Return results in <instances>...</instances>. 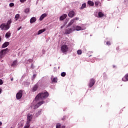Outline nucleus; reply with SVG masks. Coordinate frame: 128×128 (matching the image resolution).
I'll list each match as a JSON object with an SVG mask.
<instances>
[{"label": "nucleus", "instance_id": "58836bf2", "mask_svg": "<svg viewBox=\"0 0 128 128\" xmlns=\"http://www.w3.org/2000/svg\"><path fill=\"white\" fill-rule=\"evenodd\" d=\"M2 84H4V82H2V80H0V86H2Z\"/></svg>", "mask_w": 128, "mask_h": 128}, {"label": "nucleus", "instance_id": "dca6fc26", "mask_svg": "<svg viewBox=\"0 0 128 128\" xmlns=\"http://www.w3.org/2000/svg\"><path fill=\"white\" fill-rule=\"evenodd\" d=\"M46 31V29H42V30H40L38 31V34L39 35V34H42V32H44Z\"/></svg>", "mask_w": 128, "mask_h": 128}, {"label": "nucleus", "instance_id": "2f4dec72", "mask_svg": "<svg viewBox=\"0 0 128 128\" xmlns=\"http://www.w3.org/2000/svg\"><path fill=\"white\" fill-rule=\"evenodd\" d=\"M77 54H82V50H78L77 51Z\"/></svg>", "mask_w": 128, "mask_h": 128}, {"label": "nucleus", "instance_id": "37998d69", "mask_svg": "<svg viewBox=\"0 0 128 128\" xmlns=\"http://www.w3.org/2000/svg\"><path fill=\"white\" fill-rule=\"evenodd\" d=\"M31 68H34V64H32Z\"/></svg>", "mask_w": 128, "mask_h": 128}, {"label": "nucleus", "instance_id": "2eb2a0df", "mask_svg": "<svg viewBox=\"0 0 128 128\" xmlns=\"http://www.w3.org/2000/svg\"><path fill=\"white\" fill-rule=\"evenodd\" d=\"M66 16H68L66 15V14H64V15H62V16H60V20H64Z\"/></svg>", "mask_w": 128, "mask_h": 128}, {"label": "nucleus", "instance_id": "f3484780", "mask_svg": "<svg viewBox=\"0 0 128 128\" xmlns=\"http://www.w3.org/2000/svg\"><path fill=\"white\" fill-rule=\"evenodd\" d=\"M0 28H1V30H4V28H6V24L3 23L0 26Z\"/></svg>", "mask_w": 128, "mask_h": 128}, {"label": "nucleus", "instance_id": "0eeeda50", "mask_svg": "<svg viewBox=\"0 0 128 128\" xmlns=\"http://www.w3.org/2000/svg\"><path fill=\"white\" fill-rule=\"evenodd\" d=\"M95 83H96V81L94 80V79L91 78L89 82L90 88H92V86H94V85Z\"/></svg>", "mask_w": 128, "mask_h": 128}, {"label": "nucleus", "instance_id": "412c9836", "mask_svg": "<svg viewBox=\"0 0 128 128\" xmlns=\"http://www.w3.org/2000/svg\"><path fill=\"white\" fill-rule=\"evenodd\" d=\"M6 38H10V32H8L5 36Z\"/></svg>", "mask_w": 128, "mask_h": 128}, {"label": "nucleus", "instance_id": "3c124183", "mask_svg": "<svg viewBox=\"0 0 128 128\" xmlns=\"http://www.w3.org/2000/svg\"><path fill=\"white\" fill-rule=\"evenodd\" d=\"M12 80H14V78H11V82H12Z\"/></svg>", "mask_w": 128, "mask_h": 128}, {"label": "nucleus", "instance_id": "9d476101", "mask_svg": "<svg viewBox=\"0 0 128 128\" xmlns=\"http://www.w3.org/2000/svg\"><path fill=\"white\" fill-rule=\"evenodd\" d=\"M38 88V84H36L34 86L32 90L34 92H36Z\"/></svg>", "mask_w": 128, "mask_h": 128}, {"label": "nucleus", "instance_id": "f257e3e1", "mask_svg": "<svg viewBox=\"0 0 128 128\" xmlns=\"http://www.w3.org/2000/svg\"><path fill=\"white\" fill-rule=\"evenodd\" d=\"M50 94L48 92L39 93L36 97V100H46V98H48Z\"/></svg>", "mask_w": 128, "mask_h": 128}, {"label": "nucleus", "instance_id": "e433bc0d", "mask_svg": "<svg viewBox=\"0 0 128 128\" xmlns=\"http://www.w3.org/2000/svg\"><path fill=\"white\" fill-rule=\"evenodd\" d=\"M106 45H107V46H110V42L108 41V42H106Z\"/></svg>", "mask_w": 128, "mask_h": 128}, {"label": "nucleus", "instance_id": "c9c22d12", "mask_svg": "<svg viewBox=\"0 0 128 128\" xmlns=\"http://www.w3.org/2000/svg\"><path fill=\"white\" fill-rule=\"evenodd\" d=\"M74 22V19H72L70 21V23H71L72 24Z\"/></svg>", "mask_w": 128, "mask_h": 128}, {"label": "nucleus", "instance_id": "49530a36", "mask_svg": "<svg viewBox=\"0 0 128 128\" xmlns=\"http://www.w3.org/2000/svg\"><path fill=\"white\" fill-rule=\"evenodd\" d=\"M61 128H66V126H62Z\"/></svg>", "mask_w": 128, "mask_h": 128}, {"label": "nucleus", "instance_id": "a19ab883", "mask_svg": "<svg viewBox=\"0 0 128 128\" xmlns=\"http://www.w3.org/2000/svg\"><path fill=\"white\" fill-rule=\"evenodd\" d=\"M26 0H20V2H24Z\"/></svg>", "mask_w": 128, "mask_h": 128}, {"label": "nucleus", "instance_id": "c756f323", "mask_svg": "<svg viewBox=\"0 0 128 128\" xmlns=\"http://www.w3.org/2000/svg\"><path fill=\"white\" fill-rule=\"evenodd\" d=\"M66 72H62V73H61V76H63L64 77L66 76Z\"/></svg>", "mask_w": 128, "mask_h": 128}, {"label": "nucleus", "instance_id": "f704fd0d", "mask_svg": "<svg viewBox=\"0 0 128 128\" xmlns=\"http://www.w3.org/2000/svg\"><path fill=\"white\" fill-rule=\"evenodd\" d=\"M124 78H126V80H128V74L124 76Z\"/></svg>", "mask_w": 128, "mask_h": 128}, {"label": "nucleus", "instance_id": "09e8293b", "mask_svg": "<svg viewBox=\"0 0 128 128\" xmlns=\"http://www.w3.org/2000/svg\"><path fill=\"white\" fill-rule=\"evenodd\" d=\"M0 94H2V89L1 88H0Z\"/></svg>", "mask_w": 128, "mask_h": 128}, {"label": "nucleus", "instance_id": "6ab92c4d", "mask_svg": "<svg viewBox=\"0 0 128 128\" xmlns=\"http://www.w3.org/2000/svg\"><path fill=\"white\" fill-rule=\"evenodd\" d=\"M88 4H89L91 6H94V2H92V1H88Z\"/></svg>", "mask_w": 128, "mask_h": 128}, {"label": "nucleus", "instance_id": "9b49d317", "mask_svg": "<svg viewBox=\"0 0 128 128\" xmlns=\"http://www.w3.org/2000/svg\"><path fill=\"white\" fill-rule=\"evenodd\" d=\"M36 22V18L34 17H32L30 20V24H34V22Z\"/></svg>", "mask_w": 128, "mask_h": 128}, {"label": "nucleus", "instance_id": "b1692460", "mask_svg": "<svg viewBox=\"0 0 128 128\" xmlns=\"http://www.w3.org/2000/svg\"><path fill=\"white\" fill-rule=\"evenodd\" d=\"M86 3H84V4H82L80 9L84 10V8H86Z\"/></svg>", "mask_w": 128, "mask_h": 128}, {"label": "nucleus", "instance_id": "1a4fd4ad", "mask_svg": "<svg viewBox=\"0 0 128 128\" xmlns=\"http://www.w3.org/2000/svg\"><path fill=\"white\" fill-rule=\"evenodd\" d=\"M72 32V28H68L65 30V34H70Z\"/></svg>", "mask_w": 128, "mask_h": 128}, {"label": "nucleus", "instance_id": "393cba45", "mask_svg": "<svg viewBox=\"0 0 128 128\" xmlns=\"http://www.w3.org/2000/svg\"><path fill=\"white\" fill-rule=\"evenodd\" d=\"M30 126V124H28L27 122L26 123V124L24 126V128H28Z\"/></svg>", "mask_w": 128, "mask_h": 128}, {"label": "nucleus", "instance_id": "a211bd4d", "mask_svg": "<svg viewBox=\"0 0 128 128\" xmlns=\"http://www.w3.org/2000/svg\"><path fill=\"white\" fill-rule=\"evenodd\" d=\"M16 64H18V61L14 60L11 66H13V68H14V66H16Z\"/></svg>", "mask_w": 128, "mask_h": 128}, {"label": "nucleus", "instance_id": "4468645a", "mask_svg": "<svg viewBox=\"0 0 128 128\" xmlns=\"http://www.w3.org/2000/svg\"><path fill=\"white\" fill-rule=\"evenodd\" d=\"M47 16L48 14H42L40 18V20H44Z\"/></svg>", "mask_w": 128, "mask_h": 128}, {"label": "nucleus", "instance_id": "4be33fe9", "mask_svg": "<svg viewBox=\"0 0 128 128\" xmlns=\"http://www.w3.org/2000/svg\"><path fill=\"white\" fill-rule=\"evenodd\" d=\"M10 28V25L8 24H6L4 30H8V28Z\"/></svg>", "mask_w": 128, "mask_h": 128}, {"label": "nucleus", "instance_id": "cd10ccee", "mask_svg": "<svg viewBox=\"0 0 128 128\" xmlns=\"http://www.w3.org/2000/svg\"><path fill=\"white\" fill-rule=\"evenodd\" d=\"M12 20L10 19V20H8L6 24H8V26H10V24H12Z\"/></svg>", "mask_w": 128, "mask_h": 128}, {"label": "nucleus", "instance_id": "79ce46f5", "mask_svg": "<svg viewBox=\"0 0 128 128\" xmlns=\"http://www.w3.org/2000/svg\"><path fill=\"white\" fill-rule=\"evenodd\" d=\"M72 24L70 23V22L69 24H68V26H72Z\"/></svg>", "mask_w": 128, "mask_h": 128}, {"label": "nucleus", "instance_id": "39448f33", "mask_svg": "<svg viewBox=\"0 0 128 128\" xmlns=\"http://www.w3.org/2000/svg\"><path fill=\"white\" fill-rule=\"evenodd\" d=\"M32 120V115L30 114H27V121L26 122L28 124H30V122Z\"/></svg>", "mask_w": 128, "mask_h": 128}, {"label": "nucleus", "instance_id": "c85d7f7f", "mask_svg": "<svg viewBox=\"0 0 128 128\" xmlns=\"http://www.w3.org/2000/svg\"><path fill=\"white\" fill-rule=\"evenodd\" d=\"M52 82H58V78H54L52 80Z\"/></svg>", "mask_w": 128, "mask_h": 128}, {"label": "nucleus", "instance_id": "423d86ee", "mask_svg": "<svg viewBox=\"0 0 128 128\" xmlns=\"http://www.w3.org/2000/svg\"><path fill=\"white\" fill-rule=\"evenodd\" d=\"M44 104V101L39 102L37 103L34 106V110H36L38 108H40L42 106V104Z\"/></svg>", "mask_w": 128, "mask_h": 128}, {"label": "nucleus", "instance_id": "8fccbe9b", "mask_svg": "<svg viewBox=\"0 0 128 128\" xmlns=\"http://www.w3.org/2000/svg\"><path fill=\"white\" fill-rule=\"evenodd\" d=\"M2 122H0V126H2Z\"/></svg>", "mask_w": 128, "mask_h": 128}, {"label": "nucleus", "instance_id": "bb28decb", "mask_svg": "<svg viewBox=\"0 0 128 128\" xmlns=\"http://www.w3.org/2000/svg\"><path fill=\"white\" fill-rule=\"evenodd\" d=\"M16 20H18L20 18V14H16L15 16Z\"/></svg>", "mask_w": 128, "mask_h": 128}, {"label": "nucleus", "instance_id": "20e7f679", "mask_svg": "<svg viewBox=\"0 0 128 128\" xmlns=\"http://www.w3.org/2000/svg\"><path fill=\"white\" fill-rule=\"evenodd\" d=\"M22 98V90H20L16 94V98L17 100H20Z\"/></svg>", "mask_w": 128, "mask_h": 128}, {"label": "nucleus", "instance_id": "a878e982", "mask_svg": "<svg viewBox=\"0 0 128 128\" xmlns=\"http://www.w3.org/2000/svg\"><path fill=\"white\" fill-rule=\"evenodd\" d=\"M30 12V8H26L24 10L25 14H28Z\"/></svg>", "mask_w": 128, "mask_h": 128}, {"label": "nucleus", "instance_id": "aec40b11", "mask_svg": "<svg viewBox=\"0 0 128 128\" xmlns=\"http://www.w3.org/2000/svg\"><path fill=\"white\" fill-rule=\"evenodd\" d=\"M82 30V27L80 26H76V28H75V30Z\"/></svg>", "mask_w": 128, "mask_h": 128}, {"label": "nucleus", "instance_id": "a18cd8bd", "mask_svg": "<svg viewBox=\"0 0 128 128\" xmlns=\"http://www.w3.org/2000/svg\"><path fill=\"white\" fill-rule=\"evenodd\" d=\"M116 50H120V48H118V47L116 48Z\"/></svg>", "mask_w": 128, "mask_h": 128}, {"label": "nucleus", "instance_id": "ea45409f", "mask_svg": "<svg viewBox=\"0 0 128 128\" xmlns=\"http://www.w3.org/2000/svg\"><path fill=\"white\" fill-rule=\"evenodd\" d=\"M74 20H80V18L76 17L74 18Z\"/></svg>", "mask_w": 128, "mask_h": 128}, {"label": "nucleus", "instance_id": "7c9ffc66", "mask_svg": "<svg viewBox=\"0 0 128 128\" xmlns=\"http://www.w3.org/2000/svg\"><path fill=\"white\" fill-rule=\"evenodd\" d=\"M60 123H58L56 124V128H60Z\"/></svg>", "mask_w": 128, "mask_h": 128}, {"label": "nucleus", "instance_id": "6e6552de", "mask_svg": "<svg viewBox=\"0 0 128 128\" xmlns=\"http://www.w3.org/2000/svg\"><path fill=\"white\" fill-rule=\"evenodd\" d=\"M68 16L70 18H74V11H70L68 14Z\"/></svg>", "mask_w": 128, "mask_h": 128}, {"label": "nucleus", "instance_id": "4c0bfd02", "mask_svg": "<svg viewBox=\"0 0 128 128\" xmlns=\"http://www.w3.org/2000/svg\"><path fill=\"white\" fill-rule=\"evenodd\" d=\"M36 74H34L32 76L33 78V80H34V78H36Z\"/></svg>", "mask_w": 128, "mask_h": 128}, {"label": "nucleus", "instance_id": "f8f14e48", "mask_svg": "<svg viewBox=\"0 0 128 128\" xmlns=\"http://www.w3.org/2000/svg\"><path fill=\"white\" fill-rule=\"evenodd\" d=\"M8 44H10V42H5L2 46V48H6V46H8Z\"/></svg>", "mask_w": 128, "mask_h": 128}, {"label": "nucleus", "instance_id": "ddd939ff", "mask_svg": "<svg viewBox=\"0 0 128 128\" xmlns=\"http://www.w3.org/2000/svg\"><path fill=\"white\" fill-rule=\"evenodd\" d=\"M42 109H40L38 111V112L36 114V118H38V116H40V114H42Z\"/></svg>", "mask_w": 128, "mask_h": 128}, {"label": "nucleus", "instance_id": "473e14b6", "mask_svg": "<svg viewBox=\"0 0 128 128\" xmlns=\"http://www.w3.org/2000/svg\"><path fill=\"white\" fill-rule=\"evenodd\" d=\"M10 6V8H12V6H14V3H10V4H9Z\"/></svg>", "mask_w": 128, "mask_h": 128}, {"label": "nucleus", "instance_id": "72a5a7b5", "mask_svg": "<svg viewBox=\"0 0 128 128\" xmlns=\"http://www.w3.org/2000/svg\"><path fill=\"white\" fill-rule=\"evenodd\" d=\"M98 4H100V2H94V4L95 6H98Z\"/></svg>", "mask_w": 128, "mask_h": 128}, {"label": "nucleus", "instance_id": "5701e85b", "mask_svg": "<svg viewBox=\"0 0 128 128\" xmlns=\"http://www.w3.org/2000/svg\"><path fill=\"white\" fill-rule=\"evenodd\" d=\"M98 16H99V18H102V16H104V14L102 12H99Z\"/></svg>", "mask_w": 128, "mask_h": 128}, {"label": "nucleus", "instance_id": "c03bdc74", "mask_svg": "<svg viewBox=\"0 0 128 128\" xmlns=\"http://www.w3.org/2000/svg\"><path fill=\"white\" fill-rule=\"evenodd\" d=\"M22 28V26H20L19 28L17 29V30H20Z\"/></svg>", "mask_w": 128, "mask_h": 128}, {"label": "nucleus", "instance_id": "f03ea898", "mask_svg": "<svg viewBox=\"0 0 128 128\" xmlns=\"http://www.w3.org/2000/svg\"><path fill=\"white\" fill-rule=\"evenodd\" d=\"M8 52H10V50L8 48L1 50L0 52V58H4L6 54Z\"/></svg>", "mask_w": 128, "mask_h": 128}, {"label": "nucleus", "instance_id": "de8ad7c7", "mask_svg": "<svg viewBox=\"0 0 128 128\" xmlns=\"http://www.w3.org/2000/svg\"><path fill=\"white\" fill-rule=\"evenodd\" d=\"M2 42V36H0V42Z\"/></svg>", "mask_w": 128, "mask_h": 128}, {"label": "nucleus", "instance_id": "7ed1b4c3", "mask_svg": "<svg viewBox=\"0 0 128 128\" xmlns=\"http://www.w3.org/2000/svg\"><path fill=\"white\" fill-rule=\"evenodd\" d=\"M61 51L64 54V52H68V46L66 44L62 45L61 46Z\"/></svg>", "mask_w": 128, "mask_h": 128}]
</instances>
